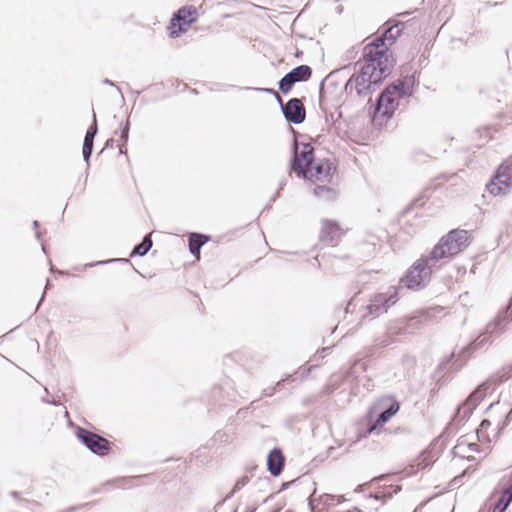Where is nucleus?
Wrapping results in <instances>:
<instances>
[{
	"label": "nucleus",
	"instance_id": "nucleus-1",
	"mask_svg": "<svg viewBox=\"0 0 512 512\" xmlns=\"http://www.w3.org/2000/svg\"><path fill=\"white\" fill-rule=\"evenodd\" d=\"M465 230H452L434 246L428 255L420 257L406 272L401 282L411 290L425 287L432 274L451 258L462 252L469 244Z\"/></svg>",
	"mask_w": 512,
	"mask_h": 512
},
{
	"label": "nucleus",
	"instance_id": "nucleus-2",
	"mask_svg": "<svg viewBox=\"0 0 512 512\" xmlns=\"http://www.w3.org/2000/svg\"><path fill=\"white\" fill-rule=\"evenodd\" d=\"M365 63L359 72L353 74L345 84V91L348 94H355L359 97H366L374 92L382 81L390 74L392 61L381 59V52L372 45H366L363 50Z\"/></svg>",
	"mask_w": 512,
	"mask_h": 512
},
{
	"label": "nucleus",
	"instance_id": "nucleus-3",
	"mask_svg": "<svg viewBox=\"0 0 512 512\" xmlns=\"http://www.w3.org/2000/svg\"><path fill=\"white\" fill-rule=\"evenodd\" d=\"M291 170L311 182H331L336 167L328 159L316 158L310 144L295 142Z\"/></svg>",
	"mask_w": 512,
	"mask_h": 512
},
{
	"label": "nucleus",
	"instance_id": "nucleus-4",
	"mask_svg": "<svg viewBox=\"0 0 512 512\" xmlns=\"http://www.w3.org/2000/svg\"><path fill=\"white\" fill-rule=\"evenodd\" d=\"M512 320V300L505 311L498 314V316L489 324H487L485 331L478 336L473 342L462 350L464 357L478 350L485 349L503 332L506 331L508 324Z\"/></svg>",
	"mask_w": 512,
	"mask_h": 512
},
{
	"label": "nucleus",
	"instance_id": "nucleus-5",
	"mask_svg": "<svg viewBox=\"0 0 512 512\" xmlns=\"http://www.w3.org/2000/svg\"><path fill=\"white\" fill-rule=\"evenodd\" d=\"M410 80L399 81L398 84L388 86L378 97L375 117H391L399 105L400 99L412 94Z\"/></svg>",
	"mask_w": 512,
	"mask_h": 512
},
{
	"label": "nucleus",
	"instance_id": "nucleus-6",
	"mask_svg": "<svg viewBox=\"0 0 512 512\" xmlns=\"http://www.w3.org/2000/svg\"><path fill=\"white\" fill-rule=\"evenodd\" d=\"M398 300V293L395 289L385 293L373 295L368 304L364 307L362 318L374 319L386 313Z\"/></svg>",
	"mask_w": 512,
	"mask_h": 512
},
{
	"label": "nucleus",
	"instance_id": "nucleus-7",
	"mask_svg": "<svg viewBox=\"0 0 512 512\" xmlns=\"http://www.w3.org/2000/svg\"><path fill=\"white\" fill-rule=\"evenodd\" d=\"M512 186V156L506 159L498 168L495 176L486 185L487 191L498 196L506 194Z\"/></svg>",
	"mask_w": 512,
	"mask_h": 512
},
{
	"label": "nucleus",
	"instance_id": "nucleus-8",
	"mask_svg": "<svg viewBox=\"0 0 512 512\" xmlns=\"http://www.w3.org/2000/svg\"><path fill=\"white\" fill-rule=\"evenodd\" d=\"M76 436L92 453L99 456H105L109 453L110 444L106 438L82 427L77 428Z\"/></svg>",
	"mask_w": 512,
	"mask_h": 512
},
{
	"label": "nucleus",
	"instance_id": "nucleus-9",
	"mask_svg": "<svg viewBox=\"0 0 512 512\" xmlns=\"http://www.w3.org/2000/svg\"><path fill=\"white\" fill-rule=\"evenodd\" d=\"M267 92H271L275 95L277 101L281 106V110L284 114L285 119L293 124H301L305 120L306 112L305 107L300 99L292 98L286 104L282 103V99L279 94L272 89H265Z\"/></svg>",
	"mask_w": 512,
	"mask_h": 512
},
{
	"label": "nucleus",
	"instance_id": "nucleus-10",
	"mask_svg": "<svg viewBox=\"0 0 512 512\" xmlns=\"http://www.w3.org/2000/svg\"><path fill=\"white\" fill-rule=\"evenodd\" d=\"M402 32V23L398 22L388 27L385 32L368 45L375 46L381 52V59H389L388 46L392 45Z\"/></svg>",
	"mask_w": 512,
	"mask_h": 512
},
{
	"label": "nucleus",
	"instance_id": "nucleus-11",
	"mask_svg": "<svg viewBox=\"0 0 512 512\" xmlns=\"http://www.w3.org/2000/svg\"><path fill=\"white\" fill-rule=\"evenodd\" d=\"M400 409V404L392 397L381 398L374 406L375 411H380L377 425H383L390 420Z\"/></svg>",
	"mask_w": 512,
	"mask_h": 512
},
{
	"label": "nucleus",
	"instance_id": "nucleus-12",
	"mask_svg": "<svg viewBox=\"0 0 512 512\" xmlns=\"http://www.w3.org/2000/svg\"><path fill=\"white\" fill-rule=\"evenodd\" d=\"M342 235V229L336 223L332 220H323L321 231H320V241L328 244V245H335L338 239Z\"/></svg>",
	"mask_w": 512,
	"mask_h": 512
},
{
	"label": "nucleus",
	"instance_id": "nucleus-13",
	"mask_svg": "<svg viewBox=\"0 0 512 512\" xmlns=\"http://www.w3.org/2000/svg\"><path fill=\"white\" fill-rule=\"evenodd\" d=\"M197 11L194 8L182 7L178 10L177 14L172 20V25L175 27L176 21L179 25V33L186 32L190 25L196 21Z\"/></svg>",
	"mask_w": 512,
	"mask_h": 512
},
{
	"label": "nucleus",
	"instance_id": "nucleus-14",
	"mask_svg": "<svg viewBox=\"0 0 512 512\" xmlns=\"http://www.w3.org/2000/svg\"><path fill=\"white\" fill-rule=\"evenodd\" d=\"M268 471L273 476H278L284 466V456L280 449L274 448L270 451L267 458Z\"/></svg>",
	"mask_w": 512,
	"mask_h": 512
},
{
	"label": "nucleus",
	"instance_id": "nucleus-15",
	"mask_svg": "<svg viewBox=\"0 0 512 512\" xmlns=\"http://www.w3.org/2000/svg\"><path fill=\"white\" fill-rule=\"evenodd\" d=\"M512 501V475L509 485L503 490V493L493 508V512H504Z\"/></svg>",
	"mask_w": 512,
	"mask_h": 512
},
{
	"label": "nucleus",
	"instance_id": "nucleus-16",
	"mask_svg": "<svg viewBox=\"0 0 512 512\" xmlns=\"http://www.w3.org/2000/svg\"><path fill=\"white\" fill-rule=\"evenodd\" d=\"M208 238L202 234L192 233L189 237L190 253L199 258L201 247L207 242Z\"/></svg>",
	"mask_w": 512,
	"mask_h": 512
},
{
	"label": "nucleus",
	"instance_id": "nucleus-17",
	"mask_svg": "<svg viewBox=\"0 0 512 512\" xmlns=\"http://www.w3.org/2000/svg\"><path fill=\"white\" fill-rule=\"evenodd\" d=\"M314 195L324 201H334L338 197V193L334 188L318 185L313 189Z\"/></svg>",
	"mask_w": 512,
	"mask_h": 512
},
{
	"label": "nucleus",
	"instance_id": "nucleus-18",
	"mask_svg": "<svg viewBox=\"0 0 512 512\" xmlns=\"http://www.w3.org/2000/svg\"><path fill=\"white\" fill-rule=\"evenodd\" d=\"M296 82L307 81L312 75V69L308 65H299L290 71Z\"/></svg>",
	"mask_w": 512,
	"mask_h": 512
},
{
	"label": "nucleus",
	"instance_id": "nucleus-19",
	"mask_svg": "<svg viewBox=\"0 0 512 512\" xmlns=\"http://www.w3.org/2000/svg\"><path fill=\"white\" fill-rule=\"evenodd\" d=\"M432 317H433L432 310L421 312L419 315L409 318L407 326L408 327H418V326L422 325L423 323L431 321Z\"/></svg>",
	"mask_w": 512,
	"mask_h": 512
},
{
	"label": "nucleus",
	"instance_id": "nucleus-20",
	"mask_svg": "<svg viewBox=\"0 0 512 512\" xmlns=\"http://www.w3.org/2000/svg\"><path fill=\"white\" fill-rule=\"evenodd\" d=\"M483 392L478 389L476 390L475 392H473L467 402L465 403L463 409H464V415L468 414V413H471L472 410L478 405V403L481 401L482 397H483Z\"/></svg>",
	"mask_w": 512,
	"mask_h": 512
},
{
	"label": "nucleus",
	"instance_id": "nucleus-21",
	"mask_svg": "<svg viewBox=\"0 0 512 512\" xmlns=\"http://www.w3.org/2000/svg\"><path fill=\"white\" fill-rule=\"evenodd\" d=\"M152 247V240L149 235L145 236L140 244L135 246V248L132 251L131 256L138 255V256H144L147 254V252Z\"/></svg>",
	"mask_w": 512,
	"mask_h": 512
},
{
	"label": "nucleus",
	"instance_id": "nucleus-22",
	"mask_svg": "<svg viewBox=\"0 0 512 512\" xmlns=\"http://www.w3.org/2000/svg\"><path fill=\"white\" fill-rule=\"evenodd\" d=\"M295 83H297V82L294 80V78H293V76L290 74V72H288V73H287V74H286V75H285V76H284V77L279 81V90H280L282 93L286 94V93H288V92L292 89V87H293V85H294Z\"/></svg>",
	"mask_w": 512,
	"mask_h": 512
},
{
	"label": "nucleus",
	"instance_id": "nucleus-23",
	"mask_svg": "<svg viewBox=\"0 0 512 512\" xmlns=\"http://www.w3.org/2000/svg\"><path fill=\"white\" fill-rule=\"evenodd\" d=\"M93 143H94V137L85 135L82 154H83L84 160L86 161L87 164H89L90 156L92 154Z\"/></svg>",
	"mask_w": 512,
	"mask_h": 512
},
{
	"label": "nucleus",
	"instance_id": "nucleus-24",
	"mask_svg": "<svg viewBox=\"0 0 512 512\" xmlns=\"http://www.w3.org/2000/svg\"><path fill=\"white\" fill-rule=\"evenodd\" d=\"M250 481V478L247 476V475H243L242 477H240L234 487H233V490L231 491V493L227 496V498H230L233 494L237 493L238 491H240L242 488H244Z\"/></svg>",
	"mask_w": 512,
	"mask_h": 512
},
{
	"label": "nucleus",
	"instance_id": "nucleus-25",
	"mask_svg": "<svg viewBox=\"0 0 512 512\" xmlns=\"http://www.w3.org/2000/svg\"><path fill=\"white\" fill-rule=\"evenodd\" d=\"M323 501L325 504L327 505H334L335 501L337 503H340L341 501H343V496H334V495H329V494H325L323 497H322Z\"/></svg>",
	"mask_w": 512,
	"mask_h": 512
},
{
	"label": "nucleus",
	"instance_id": "nucleus-26",
	"mask_svg": "<svg viewBox=\"0 0 512 512\" xmlns=\"http://www.w3.org/2000/svg\"><path fill=\"white\" fill-rule=\"evenodd\" d=\"M97 134V121H96V115L93 114V124L87 129L86 134L87 136L94 137Z\"/></svg>",
	"mask_w": 512,
	"mask_h": 512
},
{
	"label": "nucleus",
	"instance_id": "nucleus-27",
	"mask_svg": "<svg viewBox=\"0 0 512 512\" xmlns=\"http://www.w3.org/2000/svg\"><path fill=\"white\" fill-rule=\"evenodd\" d=\"M120 126L122 128L120 139L125 143L128 140L129 122H127L125 125L121 123Z\"/></svg>",
	"mask_w": 512,
	"mask_h": 512
},
{
	"label": "nucleus",
	"instance_id": "nucleus-28",
	"mask_svg": "<svg viewBox=\"0 0 512 512\" xmlns=\"http://www.w3.org/2000/svg\"><path fill=\"white\" fill-rule=\"evenodd\" d=\"M429 462L426 461V456L424 454H422L419 459L417 460V468L418 469H424L426 468L427 466H429Z\"/></svg>",
	"mask_w": 512,
	"mask_h": 512
},
{
	"label": "nucleus",
	"instance_id": "nucleus-29",
	"mask_svg": "<svg viewBox=\"0 0 512 512\" xmlns=\"http://www.w3.org/2000/svg\"><path fill=\"white\" fill-rule=\"evenodd\" d=\"M390 344V339L388 336H384L381 339L376 340V345L380 347H386Z\"/></svg>",
	"mask_w": 512,
	"mask_h": 512
},
{
	"label": "nucleus",
	"instance_id": "nucleus-30",
	"mask_svg": "<svg viewBox=\"0 0 512 512\" xmlns=\"http://www.w3.org/2000/svg\"><path fill=\"white\" fill-rule=\"evenodd\" d=\"M257 510V505L252 504L246 507V509L243 512H255Z\"/></svg>",
	"mask_w": 512,
	"mask_h": 512
},
{
	"label": "nucleus",
	"instance_id": "nucleus-31",
	"mask_svg": "<svg viewBox=\"0 0 512 512\" xmlns=\"http://www.w3.org/2000/svg\"><path fill=\"white\" fill-rule=\"evenodd\" d=\"M112 261H114V260L112 259V260H108V261H98L95 263V265H101V264L109 263ZM87 266L92 267V266H94V264L91 263V264H88Z\"/></svg>",
	"mask_w": 512,
	"mask_h": 512
},
{
	"label": "nucleus",
	"instance_id": "nucleus-32",
	"mask_svg": "<svg viewBox=\"0 0 512 512\" xmlns=\"http://www.w3.org/2000/svg\"><path fill=\"white\" fill-rule=\"evenodd\" d=\"M489 425H490V421H489V420H483V421L481 422V424H480V427H481L482 429H484V428H487Z\"/></svg>",
	"mask_w": 512,
	"mask_h": 512
},
{
	"label": "nucleus",
	"instance_id": "nucleus-33",
	"mask_svg": "<svg viewBox=\"0 0 512 512\" xmlns=\"http://www.w3.org/2000/svg\"><path fill=\"white\" fill-rule=\"evenodd\" d=\"M43 402L48 403V404H56L54 400H51L49 398H43Z\"/></svg>",
	"mask_w": 512,
	"mask_h": 512
},
{
	"label": "nucleus",
	"instance_id": "nucleus-34",
	"mask_svg": "<svg viewBox=\"0 0 512 512\" xmlns=\"http://www.w3.org/2000/svg\"><path fill=\"white\" fill-rule=\"evenodd\" d=\"M103 82L106 83V84H110V85L114 86V83L111 82L109 79H104Z\"/></svg>",
	"mask_w": 512,
	"mask_h": 512
},
{
	"label": "nucleus",
	"instance_id": "nucleus-35",
	"mask_svg": "<svg viewBox=\"0 0 512 512\" xmlns=\"http://www.w3.org/2000/svg\"><path fill=\"white\" fill-rule=\"evenodd\" d=\"M44 296H45V291L43 292V294H42V296H41V299H40V301H39V303H38V305H37V307H36V310L38 309V307H39V305H40L41 301L44 299Z\"/></svg>",
	"mask_w": 512,
	"mask_h": 512
},
{
	"label": "nucleus",
	"instance_id": "nucleus-36",
	"mask_svg": "<svg viewBox=\"0 0 512 512\" xmlns=\"http://www.w3.org/2000/svg\"><path fill=\"white\" fill-rule=\"evenodd\" d=\"M38 225H39V224H38V221H34V222H33V226H34V228H37V227H38Z\"/></svg>",
	"mask_w": 512,
	"mask_h": 512
},
{
	"label": "nucleus",
	"instance_id": "nucleus-37",
	"mask_svg": "<svg viewBox=\"0 0 512 512\" xmlns=\"http://www.w3.org/2000/svg\"><path fill=\"white\" fill-rule=\"evenodd\" d=\"M171 34H172V36H178V35H179L175 30H174V31H172V33H171Z\"/></svg>",
	"mask_w": 512,
	"mask_h": 512
},
{
	"label": "nucleus",
	"instance_id": "nucleus-38",
	"mask_svg": "<svg viewBox=\"0 0 512 512\" xmlns=\"http://www.w3.org/2000/svg\"><path fill=\"white\" fill-rule=\"evenodd\" d=\"M36 237H37L38 239H40V237H41L40 232H36Z\"/></svg>",
	"mask_w": 512,
	"mask_h": 512
},
{
	"label": "nucleus",
	"instance_id": "nucleus-39",
	"mask_svg": "<svg viewBox=\"0 0 512 512\" xmlns=\"http://www.w3.org/2000/svg\"><path fill=\"white\" fill-rule=\"evenodd\" d=\"M119 149H120V153H124V151H123V145H121Z\"/></svg>",
	"mask_w": 512,
	"mask_h": 512
},
{
	"label": "nucleus",
	"instance_id": "nucleus-40",
	"mask_svg": "<svg viewBox=\"0 0 512 512\" xmlns=\"http://www.w3.org/2000/svg\"><path fill=\"white\" fill-rule=\"evenodd\" d=\"M49 284H50V281H49V280H47V283H46V287H45V289H47V288H48Z\"/></svg>",
	"mask_w": 512,
	"mask_h": 512
},
{
	"label": "nucleus",
	"instance_id": "nucleus-41",
	"mask_svg": "<svg viewBox=\"0 0 512 512\" xmlns=\"http://www.w3.org/2000/svg\"><path fill=\"white\" fill-rule=\"evenodd\" d=\"M42 250H43L44 253H46V249H45L44 245H42Z\"/></svg>",
	"mask_w": 512,
	"mask_h": 512
},
{
	"label": "nucleus",
	"instance_id": "nucleus-42",
	"mask_svg": "<svg viewBox=\"0 0 512 512\" xmlns=\"http://www.w3.org/2000/svg\"><path fill=\"white\" fill-rule=\"evenodd\" d=\"M315 261H317L318 264L320 265V261H319L318 257L315 258Z\"/></svg>",
	"mask_w": 512,
	"mask_h": 512
},
{
	"label": "nucleus",
	"instance_id": "nucleus-43",
	"mask_svg": "<svg viewBox=\"0 0 512 512\" xmlns=\"http://www.w3.org/2000/svg\"><path fill=\"white\" fill-rule=\"evenodd\" d=\"M233 512H237V510H234Z\"/></svg>",
	"mask_w": 512,
	"mask_h": 512
}]
</instances>
